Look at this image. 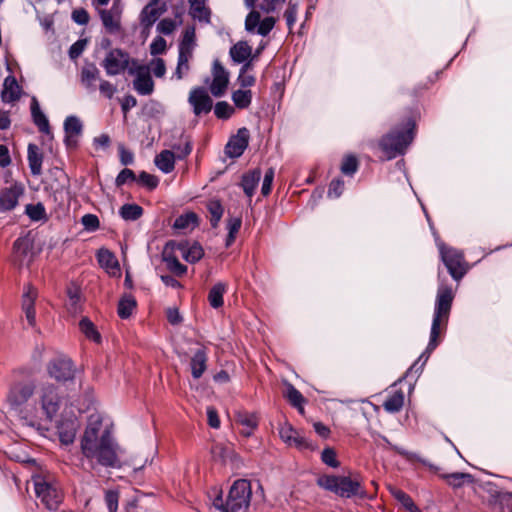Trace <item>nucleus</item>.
I'll use <instances>...</instances> for the list:
<instances>
[{"instance_id": "nucleus-63", "label": "nucleus", "mask_w": 512, "mask_h": 512, "mask_svg": "<svg viewBox=\"0 0 512 512\" xmlns=\"http://www.w3.org/2000/svg\"><path fill=\"white\" fill-rule=\"evenodd\" d=\"M166 50V40L161 36H156L150 44V54L152 56L161 55Z\"/></svg>"}, {"instance_id": "nucleus-34", "label": "nucleus", "mask_w": 512, "mask_h": 512, "mask_svg": "<svg viewBox=\"0 0 512 512\" xmlns=\"http://www.w3.org/2000/svg\"><path fill=\"white\" fill-rule=\"evenodd\" d=\"M79 329L88 340L96 344H100L102 342V336L100 332L88 317H83L80 320Z\"/></svg>"}, {"instance_id": "nucleus-2", "label": "nucleus", "mask_w": 512, "mask_h": 512, "mask_svg": "<svg viewBox=\"0 0 512 512\" xmlns=\"http://www.w3.org/2000/svg\"><path fill=\"white\" fill-rule=\"evenodd\" d=\"M438 288L435 298L433 318L430 330L429 342L424 352L418 357V359L411 365L406 371L404 378H413L414 382L420 377L423 372L424 366L428 361L430 354L436 349L439 344L438 337L440 335V326L443 323L446 325L450 316L455 293L450 284L447 283L446 279H442L441 275H438Z\"/></svg>"}, {"instance_id": "nucleus-20", "label": "nucleus", "mask_w": 512, "mask_h": 512, "mask_svg": "<svg viewBox=\"0 0 512 512\" xmlns=\"http://www.w3.org/2000/svg\"><path fill=\"white\" fill-rule=\"evenodd\" d=\"M166 10V3L162 2V0H150L141 11V24L146 27H151Z\"/></svg>"}, {"instance_id": "nucleus-21", "label": "nucleus", "mask_w": 512, "mask_h": 512, "mask_svg": "<svg viewBox=\"0 0 512 512\" xmlns=\"http://www.w3.org/2000/svg\"><path fill=\"white\" fill-rule=\"evenodd\" d=\"M63 126L65 132L64 143L66 147H77V140L75 137L80 136L83 132V124L81 120L75 115H70L64 120Z\"/></svg>"}, {"instance_id": "nucleus-6", "label": "nucleus", "mask_w": 512, "mask_h": 512, "mask_svg": "<svg viewBox=\"0 0 512 512\" xmlns=\"http://www.w3.org/2000/svg\"><path fill=\"white\" fill-rule=\"evenodd\" d=\"M317 485L341 498L366 497V491L358 477L351 478L349 476L325 474L317 479Z\"/></svg>"}, {"instance_id": "nucleus-41", "label": "nucleus", "mask_w": 512, "mask_h": 512, "mask_svg": "<svg viewBox=\"0 0 512 512\" xmlns=\"http://www.w3.org/2000/svg\"><path fill=\"white\" fill-rule=\"evenodd\" d=\"M97 260L99 265L106 270H118L119 263L115 255L108 249L101 248L97 252Z\"/></svg>"}, {"instance_id": "nucleus-46", "label": "nucleus", "mask_w": 512, "mask_h": 512, "mask_svg": "<svg viewBox=\"0 0 512 512\" xmlns=\"http://www.w3.org/2000/svg\"><path fill=\"white\" fill-rule=\"evenodd\" d=\"M252 91L251 90H244V89H238L235 90L232 93V101L238 109H246L251 105L252 102Z\"/></svg>"}, {"instance_id": "nucleus-27", "label": "nucleus", "mask_w": 512, "mask_h": 512, "mask_svg": "<svg viewBox=\"0 0 512 512\" xmlns=\"http://www.w3.org/2000/svg\"><path fill=\"white\" fill-rule=\"evenodd\" d=\"M100 79V71L94 63H86L80 73V80L82 85L90 90L95 91V82Z\"/></svg>"}, {"instance_id": "nucleus-8", "label": "nucleus", "mask_w": 512, "mask_h": 512, "mask_svg": "<svg viewBox=\"0 0 512 512\" xmlns=\"http://www.w3.org/2000/svg\"><path fill=\"white\" fill-rule=\"evenodd\" d=\"M62 395L58 386L52 383H45L39 390V402L46 420L53 421L62 405Z\"/></svg>"}, {"instance_id": "nucleus-62", "label": "nucleus", "mask_w": 512, "mask_h": 512, "mask_svg": "<svg viewBox=\"0 0 512 512\" xmlns=\"http://www.w3.org/2000/svg\"><path fill=\"white\" fill-rule=\"evenodd\" d=\"M119 493L116 490L105 492V503L109 512H116L118 509Z\"/></svg>"}, {"instance_id": "nucleus-23", "label": "nucleus", "mask_w": 512, "mask_h": 512, "mask_svg": "<svg viewBox=\"0 0 512 512\" xmlns=\"http://www.w3.org/2000/svg\"><path fill=\"white\" fill-rule=\"evenodd\" d=\"M176 249L182 254L184 260L191 264L197 263L204 256V250L198 242L191 245L188 242H176Z\"/></svg>"}, {"instance_id": "nucleus-48", "label": "nucleus", "mask_w": 512, "mask_h": 512, "mask_svg": "<svg viewBox=\"0 0 512 512\" xmlns=\"http://www.w3.org/2000/svg\"><path fill=\"white\" fill-rule=\"evenodd\" d=\"M404 404V394L402 391H396L389 396L383 403L384 409L389 413L399 412Z\"/></svg>"}, {"instance_id": "nucleus-32", "label": "nucleus", "mask_w": 512, "mask_h": 512, "mask_svg": "<svg viewBox=\"0 0 512 512\" xmlns=\"http://www.w3.org/2000/svg\"><path fill=\"white\" fill-rule=\"evenodd\" d=\"M261 175L262 174L260 169H254L248 173L243 174L241 179V187L248 197L253 196L255 189L261 179Z\"/></svg>"}, {"instance_id": "nucleus-39", "label": "nucleus", "mask_w": 512, "mask_h": 512, "mask_svg": "<svg viewBox=\"0 0 512 512\" xmlns=\"http://www.w3.org/2000/svg\"><path fill=\"white\" fill-rule=\"evenodd\" d=\"M171 148L177 160H184L192 152V140L189 136L181 134V143L171 144Z\"/></svg>"}, {"instance_id": "nucleus-49", "label": "nucleus", "mask_w": 512, "mask_h": 512, "mask_svg": "<svg viewBox=\"0 0 512 512\" xmlns=\"http://www.w3.org/2000/svg\"><path fill=\"white\" fill-rule=\"evenodd\" d=\"M198 224V217L194 212H188L178 216L174 223L173 228L176 230L187 229L190 225L196 226Z\"/></svg>"}, {"instance_id": "nucleus-51", "label": "nucleus", "mask_w": 512, "mask_h": 512, "mask_svg": "<svg viewBox=\"0 0 512 512\" xmlns=\"http://www.w3.org/2000/svg\"><path fill=\"white\" fill-rule=\"evenodd\" d=\"M359 168V162L354 155H347L343 158L340 170L345 176L353 177Z\"/></svg>"}, {"instance_id": "nucleus-18", "label": "nucleus", "mask_w": 512, "mask_h": 512, "mask_svg": "<svg viewBox=\"0 0 512 512\" xmlns=\"http://www.w3.org/2000/svg\"><path fill=\"white\" fill-rule=\"evenodd\" d=\"M24 193V187L21 183L14 182L9 187L0 191V212L11 211L16 208L20 196Z\"/></svg>"}, {"instance_id": "nucleus-25", "label": "nucleus", "mask_w": 512, "mask_h": 512, "mask_svg": "<svg viewBox=\"0 0 512 512\" xmlns=\"http://www.w3.org/2000/svg\"><path fill=\"white\" fill-rule=\"evenodd\" d=\"M21 97V87L16 78L12 75L4 79L3 89L1 91V99L4 103H14Z\"/></svg>"}, {"instance_id": "nucleus-60", "label": "nucleus", "mask_w": 512, "mask_h": 512, "mask_svg": "<svg viewBox=\"0 0 512 512\" xmlns=\"http://www.w3.org/2000/svg\"><path fill=\"white\" fill-rule=\"evenodd\" d=\"M81 223L84 229L88 232H94L99 229L100 221L95 214H85L81 218Z\"/></svg>"}, {"instance_id": "nucleus-58", "label": "nucleus", "mask_w": 512, "mask_h": 512, "mask_svg": "<svg viewBox=\"0 0 512 512\" xmlns=\"http://www.w3.org/2000/svg\"><path fill=\"white\" fill-rule=\"evenodd\" d=\"M297 15H298V4L294 3L292 0H290L288 3L287 9L284 12L286 24L290 31L292 30L294 24L296 23Z\"/></svg>"}, {"instance_id": "nucleus-40", "label": "nucleus", "mask_w": 512, "mask_h": 512, "mask_svg": "<svg viewBox=\"0 0 512 512\" xmlns=\"http://www.w3.org/2000/svg\"><path fill=\"white\" fill-rule=\"evenodd\" d=\"M195 47V28L187 27L184 31L182 40L179 43L178 53H183L187 56H192V51Z\"/></svg>"}, {"instance_id": "nucleus-33", "label": "nucleus", "mask_w": 512, "mask_h": 512, "mask_svg": "<svg viewBox=\"0 0 512 512\" xmlns=\"http://www.w3.org/2000/svg\"><path fill=\"white\" fill-rule=\"evenodd\" d=\"M190 15L199 22L210 23V10L205 6V0H188Z\"/></svg>"}, {"instance_id": "nucleus-7", "label": "nucleus", "mask_w": 512, "mask_h": 512, "mask_svg": "<svg viewBox=\"0 0 512 512\" xmlns=\"http://www.w3.org/2000/svg\"><path fill=\"white\" fill-rule=\"evenodd\" d=\"M440 258L448 273L455 281H460L468 272L469 266L465 261L464 254L461 250L445 245L436 239Z\"/></svg>"}, {"instance_id": "nucleus-19", "label": "nucleus", "mask_w": 512, "mask_h": 512, "mask_svg": "<svg viewBox=\"0 0 512 512\" xmlns=\"http://www.w3.org/2000/svg\"><path fill=\"white\" fill-rule=\"evenodd\" d=\"M56 428L60 442L64 445H70L75 440L79 422L74 415L61 417L57 422Z\"/></svg>"}, {"instance_id": "nucleus-37", "label": "nucleus", "mask_w": 512, "mask_h": 512, "mask_svg": "<svg viewBox=\"0 0 512 512\" xmlns=\"http://www.w3.org/2000/svg\"><path fill=\"white\" fill-rule=\"evenodd\" d=\"M384 440L388 444L390 449L395 451L397 454L406 457V459H408V460L418 461V462L422 463L423 465L427 466L431 470H435V471L438 470L437 466L430 463L428 460L422 458L419 454L414 453V452H409L408 450L404 449L403 447L394 445L391 442H389L387 438H384Z\"/></svg>"}, {"instance_id": "nucleus-26", "label": "nucleus", "mask_w": 512, "mask_h": 512, "mask_svg": "<svg viewBox=\"0 0 512 512\" xmlns=\"http://www.w3.org/2000/svg\"><path fill=\"white\" fill-rule=\"evenodd\" d=\"M235 418L236 422L243 426L241 434L244 437H250L259 424V418L256 413L239 411L236 413Z\"/></svg>"}, {"instance_id": "nucleus-38", "label": "nucleus", "mask_w": 512, "mask_h": 512, "mask_svg": "<svg viewBox=\"0 0 512 512\" xmlns=\"http://www.w3.org/2000/svg\"><path fill=\"white\" fill-rule=\"evenodd\" d=\"M226 292V285L222 282L214 284L208 293V301L212 308L218 309L223 306V296Z\"/></svg>"}, {"instance_id": "nucleus-61", "label": "nucleus", "mask_w": 512, "mask_h": 512, "mask_svg": "<svg viewBox=\"0 0 512 512\" xmlns=\"http://www.w3.org/2000/svg\"><path fill=\"white\" fill-rule=\"evenodd\" d=\"M136 178L137 177L133 170H131L129 168H124L117 175V177L115 179V185L117 187H121L129 181H131V182L136 181Z\"/></svg>"}, {"instance_id": "nucleus-52", "label": "nucleus", "mask_w": 512, "mask_h": 512, "mask_svg": "<svg viewBox=\"0 0 512 512\" xmlns=\"http://www.w3.org/2000/svg\"><path fill=\"white\" fill-rule=\"evenodd\" d=\"M234 112V107L226 101H219L214 106V114L218 119L221 120L229 119L234 114Z\"/></svg>"}, {"instance_id": "nucleus-28", "label": "nucleus", "mask_w": 512, "mask_h": 512, "mask_svg": "<svg viewBox=\"0 0 512 512\" xmlns=\"http://www.w3.org/2000/svg\"><path fill=\"white\" fill-rule=\"evenodd\" d=\"M207 352L205 348L198 349L190 360L191 374L194 379L202 377L207 369Z\"/></svg>"}, {"instance_id": "nucleus-45", "label": "nucleus", "mask_w": 512, "mask_h": 512, "mask_svg": "<svg viewBox=\"0 0 512 512\" xmlns=\"http://www.w3.org/2000/svg\"><path fill=\"white\" fill-rule=\"evenodd\" d=\"M142 214L143 208L138 204H124L119 209V215L125 221H136Z\"/></svg>"}, {"instance_id": "nucleus-47", "label": "nucleus", "mask_w": 512, "mask_h": 512, "mask_svg": "<svg viewBox=\"0 0 512 512\" xmlns=\"http://www.w3.org/2000/svg\"><path fill=\"white\" fill-rule=\"evenodd\" d=\"M67 296L69 302L67 304V310L71 314H77L81 310V292L77 286H70L67 288Z\"/></svg>"}, {"instance_id": "nucleus-24", "label": "nucleus", "mask_w": 512, "mask_h": 512, "mask_svg": "<svg viewBox=\"0 0 512 512\" xmlns=\"http://www.w3.org/2000/svg\"><path fill=\"white\" fill-rule=\"evenodd\" d=\"M31 117L32 121L37 126L38 130L46 135H49L51 133L49 120L45 113L41 110L39 102L36 97H32L31 99Z\"/></svg>"}, {"instance_id": "nucleus-17", "label": "nucleus", "mask_w": 512, "mask_h": 512, "mask_svg": "<svg viewBox=\"0 0 512 512\" xmlns=\"http://www.w3.org/2000/svg\"><path fill=\"white\" fill-rule=\"evenodd\" d=\"M176 250V242L173 240L168 241L164 245L161 258L171 273L177 277H181L186 274L187 266L178 260L177 256L175 255Z\"/></svg>"}, {"instance_id": "nucleus-55", "label": "nucleus", "mask_w": 512, "mask_h": 512, "mask_svg": "<svg viewBox=\"0 0 512 512\" xmlns=\"http://www.w3.org/2000/svg\"><path fill=\"white\" fill-rule=\"evenodd\" d=\"M190 58V56L184 55L183 53H178L177 67L174 72V77L176 79L181 80L187 74Z\"/></svg>"}, {"instance_id": "nucleus-12", "label": "nucleus", "mask_w": 512, "mask_h": 512, "mask_svg": "<svg viewBox=\"0 0 512 512\" xmlns=\"http://www.w3.org/2000/svg\"><path fill=\"white\" fill-rule=\"evenodd\" d=\"M188 103L190 104L192 111L195 116H201L211 112L213 108V101L206 88L197 86L191 89L188 97Z\"/></svg>"}, {"instance_id": "nucleus-56", "label": "nucleus", "mask_w": 512, "mask_h": 512, "mask_svg": "<svg viewBox=\"0 0 512 512\" xmlns=\"http://www.w3.org/2000/svg\"><path fill=\"white\" fill-rule=\"evenodd\" d=\"M321 461L331 468H338L340 466V462L337 460L336 451L331 447H326L321 452Z\"/></svg>"}, {"instance_id": "nucleus-10", "label": "nucleus", "mask_w": 512, "mask_h": 512, "mask_svg": "<svg viewBox=\"0 0 512 512\" xmlns=\"http://www.w3.org/2000/svg\"><path fill=\"white\" fill-rule=\"evenodd\" d=\"M131 63L132 66L128 68V73L135 76L133 88L138 94L143 96L152 94L154 91V81L150 75L149 67L139 65L135 59Z\"/></svg>"}, {"instance_id": "nucleus-1", "label": "nucleus", "mask_w": 512, "mask_h": 512, "mask_svg": "<svg viewBox=\"0 0 512 512\" xmlns=\"http://www.w3.org/2000/svg\"><path fill=\"white\" fill-rule=\"evenodd\" d=\"M82 455L93 466L94 463L106 468H119V445L112 432L103 427L99 416H90L80 439Z\"/></svg>"}, {"instance_id": "nucleus-43", "label": "nucleus", "mask_w": 512, "mask_h": 512, "mask_svg": "<svg viewBox=\"0 0 512 512\" xmlns=\"http://www.w3.org/2000/svg\"><path fill=\"white\" fill-rule=\"evenodd\" d=\"M136 308V300L131 295H125L118 302L117 313L121 319H128Z\"/></svg>"}, {"instance_id": "nucleus-54", "label": "nucleus", "mask_w": 512, "mask_h": 512, "mask_svg": "<svg viewBox=\"0 0 512 512\" xmlns=\"http://www.w3.org/2000/svg\"><path fill=\"white\" fill-rule=\"evenodd\" d=\"M136 181L146 187L149 190H154L159 185V179L157 176L147 173L146 171H142L139 173Z\"/></svg>"}, {"instance_id": "nucleus-36", "label": "nucleus", "mask_w": 512, "mask_h": 512, "mask_svg": "<svg viewBox=\"0 0 512 512\" xmlns=\"http://www.w3.org/2000/svg\"><path fill=\"white\" fill-rule=\"evenodd\" d=\"M284 385L286 387L284 396L287 398L290 404L302 414L304 412L303 405L305 403V398L290 382L284 381Z\"/></svg>"}, {"instance_id": "nucleus-57", "label": "nucleus", "mask_w": 512, "mask_h": 512, "mask_svg": "<svg viewBox=\"0 0 512 512\" xmlns=\"http://www.w3.org/2000/svg\"><path fill=\"white\" fill-rule=\"evenodd\" d=\"M25 212L28 217L33 221H39L45 216V208L42 203L27 204Z\"/></svg>"}, {"instance_id": "nucleus-31", "label": "nucleus", "mask_w": 512, "mask_h": 512, "mask_svg": "<svg viewBox=\"0 0 512 512\" xmlns=\"http://www.w3.org/2000/svg\"><path fill=\"white\" fill-rule=\"evenodd\" d=\"M230 56L233 62L237 64L246 63L247 61L251 62L250 56L252 53V48L248 45L246 41H239L234 44L230 48Z\"/></svg>"}, {"instance_id": "nucleus-13", "label": "nucleus", "mask_w": 512, "mask_h": 512, "mask_svg": "<svg viewBox=\"0 0 512 512\" xmlns=\"http://www.w3.org/2000/svg\"><path fill=\"white\" fill-rule=\"evenodd\" d=\"M275 23L274 17L268 16L261 20L260 13L256 10H251L245 19V30L249 33H256L266 37L273 30Z\"/></svg>"}, {"instance_id": "nucleus-50", "label": "nucleus", "mask_w": 512, "mask_h": 512, "mask_svg": "<svg viewBox=\"0 0 512 512\" xmlns=\"http://www.w3.org/2000/svg\"><path fill=\"white\" fill-rule=\"evenodd\" d=\"M442 478L447 480V483L452 486L453 488H460L464 481L472 482L473 476L469 473H463V472H454L450 474H444L442 475Z\"/></svg>"}, {"instance_id": "nucleus-44", "label": "nucleus", "mask_w": 512, "mask_h": 512, "mask_svg": "<svg viewBox=\"0 0 512 512\" xmlns=\"http://www.w3.org/2000/svg\"><path fill=\"white\" fill-rule=\"evenodd\" d=\"M207 210L211 214L210 224L212 228H216L219 225V222L223 216L224 208L218 199H212L208 201L206 205Z\"/></svg>"}, {"instance_id": "nucleus-35", "label": "nucleus", "mask_w": 512, "mask_h": 512, "mask_svg": "<svg viewBox=\"0 0 512 512\" xmlns=\"http://www.w3.org/2000/svg\"><path fill=\"white\" fill-rule=\"evenodd\" d=\"M99 16L106 31L110 34L119 33L121 30L120 19L108 9L99 10Z\"/></svg>"}, {"instance_id": "nucleus-16", "label": "nucleus", "mask_w": 512, "mask_h": 512, "mask_svg": "<svg viewBox=\"0 0 512 512\" xmlns=\"http://www.w3.org/2000/svg\"><path fill=\"white\" fill-rule=\"evenodd\" d=\"M212 75L213 79L209 87L210 92L214 97H222L229 84V72L217 59L213 62Z\"/></svg>"}, {"instance_id": "nucleus-59", "label": "nucleus", "mask_w": 512, "mask_h": 512, "mask_svg": "<svg viewBox=\"0 0 512 512\" xmlns=\"http://www.w3.org/2000/svg\"><path fill=\"white\" fill-rule=\"evenodd\" d=\"M344 192V181L340 178L333 179L328 187L327 196L331 199L339 198Z\"/></svg>"}, {"instance_id": "nucleus-3", "label": "nucleus", "mask_w": 512, "mask_h": 512, "mask_svg": "<svg viewBox=\"0 0 512 512\" xmlns=\"http://www.w3.org/2000/svg\"><path fill=\"white\" fill-rule=\"evenodd\" d=\"M416 133V123L413 118L391 129L383 135L379 141V147L386 155L387 160H392L406 152L408 146L413 142Z\"/></svg>"}, {"instance_id": "nucleus-9", "label": "nucleus", "mask_w": 512, "mask_h": 512, "mask_svg": "<svg viewBox=\"0 0 512 512\" xmlns=\"http://www.w3.org/2000/svg\"><path fill=\"white\" fill-rule=\"evenodd\" d=\"M36 496L49 510H55L61 503L60 491L45 478L36 476L33 478Z\"/></svg>"}, {"instance_id": "nucleus-53", "label": "nucleus", "mask_w": 512, "mask_h": 512, "mask_svg": "<svg viewBox=\"0 0 512 512\" xmlns=\"http://www.w3.org/2000/svg\"><path fill=\"white\" fill-rule=\"evenodd\" d=\"M250 66L251 62L247 61L240 69L237 82L242 88H248L255 84V77L253 75L247 74V70L250 68Z\"/></svg>"}, {"instance_id": "nucleus-29", "label": "nucleus", "mask_w": 512, "mask_h": 512, "mask_svg": "<svg viewBox=\"0 0 512 512\" xmlns=\"http://www.w3.org/2000/svg\"><path fill=\"white\" fill-rule=\"evenodd\" d=\"M27 159L31 174L39 176L42 173L43 155L36 144L30 143L28 145Z\"/></svg>"}, {"instance_id": "nucleus-30", "label": "nucleus", "mask_w": 512, "mask_h": 512, "mask_svg": "<svg viewBox=\"0 0 512 512\" xmlns=\"http://www.w3.org/2000/svg\"><path fill=\"white\" fill-rule=\"evenodd\" d=\"M176 157L171 150H163L154 158L155 166L164 174L171 173L175 168Z\"/></svg>"}, {"instance_id": "nucleus-4", "label": "nucleus", "mask_w": 512, "mask_h": 512, "mask_svg": "<svg viewBox=\"0 0 512 512\" xmlns=\"http://www.w3.org/2000/svg\"><path fill=\"white\" fill-rule=\"evenodd\" d=\"M35 388L32 380H16L9 384L6 403L10 410L24 420H32L36 416L37 410L28 404L35 393Z\"/></svg>"}, {"instance_id": "nucleus-14", "label": "nucleus", "mask_w": 512, "mask_h": 512, "mask_svg": "<svg viewBox=\"0 0 512 512\" xmlns=\"http://www.w3.org/2000/svg\"><path fill=\"white\" fill-rule=\"evenodd\" d=\"M47 369L49 375L59 382H66L74 379V364L69 358L53 359L49 362Z\"/></svg>"}, {"instance_id": "nucleus-42", "label": "nucleus", "mask_w": 512, "mask_h": 512, "mask_svg": "<svg viewBox=\"0 0 512 512\" xmlns=\"http://www.w3.org/2000/svg\"><path fill=\"white\" fill-rule=\"evenodd\" d=\"M391 495L409 512H421L416 506L410 495L401 489L393 487L390 489Z\"/></svg>"}, {"instance_id": "nucleus-64", "label": "nucleus", "mask_w": 512, "mask_h": 512, "mask_svg": "<svg viewBox=\"0 0 512 512\" xmlns=\"http://www.w3.org/2000/svg\"><path fill=\"white\" fill-rule=\"evenodd\" d=\"M87 45V39H78L76 42H74L68 51V55L71 60L77 59L84 51L85 47Z\"/></svg>"}, {"instance_id": "nucleus-11", "label": "nucleus", "mask_w": 512, "mask_h": 512, "mask_svg": "<svg viewBox=\"0 0 512 512\" xmlns=\"http://www.w3.org/2000/svg\"><path fill=\"white\" fill-rule=\"evenodd\" d=\"M129 63V54L122 49L114 48L106 54L101 66L108 76H116L130 68Z\"/></svg>"}, {"instance_id": "nucleus-15", "label": "nucleus", "mask_w": 512, "mask_h": 512, "mask_svg": "<svg viewBox=\"0 0 512 512\" xmlns=\"http://www.w3.org/2000/svg\"><path fill=\"white\" fill-rule=\"evenodd\" d=\"M250 133L246 127L239 128L225 146V153L229 158H239L249 145Z\"/></svg>"}, {"instance_id": "nucleus-22", "label": "nucleus", "mask_w": 512, "mask_h": 512, "mask_svg": "<svg viewBox=\"0 0 512 512\" xmlns=\"http://www.w3.org/2000/svg\"><path fill=\"white\" fill-rule=\"evenodd\" d=\"M37 291L32 286H27L22 296V309L25 313L26 320L31 327L36 326L35 300Z\"/></svg>"}, {"instance_id": "nucleus-5", "label": "nucleus", "mask_w": 512, "mask_h": 512, "mask_svg": "<svg viewBox=\"0 0 512 512\" xmlns=\"http://www.w3.org/2000/svg\"><path fill=\"white\" fill-rule=\"evenodd\" d=\"M252 495L251 483L246 479L234 481L226 499L218 495L213 500V506L222 512H246Z\"/></svg>"}]
</instances>
